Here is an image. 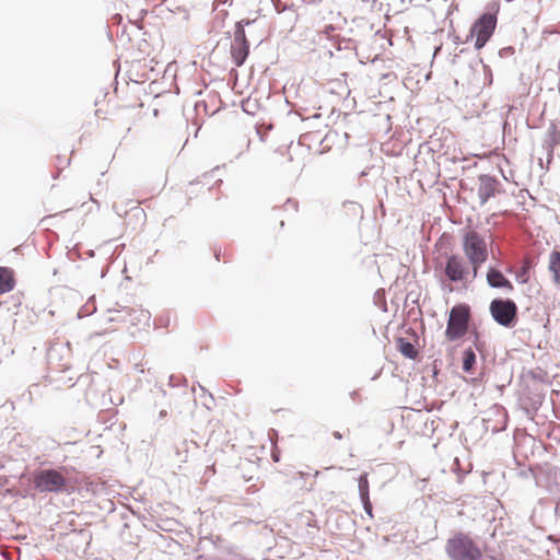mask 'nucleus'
Wrapping results in <instances>:
<instances>
[{
  "label": "nucleus",
  "instance_id": "f257e3e1",
  "mask_svg": "<svg viewBox=\"0 0 560 560\" xmlns=\"http://www.w3.org/2000/svg\"><path fill=\"white\" fill-rule=\"evenodd\" d=\"M462 246L471 266L472 279H475L478 276L481 265L488 259L487 242L476 230L467 229L463 233Z\"/></svg>",
  "mask_w": 560,
  "mask_h": 560
},
{
  "label": "nucleus",
  "instance_id": "f03ea898",
  "mask_svg": "<svg viewBox=\"0 0 560 560\" xmlns=\"http://www.w3.org/2000/svg\"><path fill=\"white\" fill-rule=\"evenodd\" d=\"M446 555L451 560H482L483 552L467 534L456 533L446 540Z\"/></svg>",
  "mask_w": 560,
  "mask_h": 560
},
{
  "label": "nucleus",
  "instance_id": "7ed1b4c3",
  "mask_svg": "<svg viewBox=\"0 0 560 560\" xmlns=\"http://www.w3.org/2000/svg\"><path fill=\"white\" fill-rule=\"evenodd\" d=\"M470 308L466 304H457L453 306L448 314L447 325L445 329V338L453 342L462 339L469 329Z\"/></svg>",
  "mask_w": 560,
  "mask_h": 560
},
{
  "label": "nucleus",
  "instance_id": "20e7f679",
  "mask_svg": "<svg viewBox=\"0 0 560 560\" xmlns=\"http://www.w3.org/2000/svg\"><path fill=\"white\" fill-rule=\"evenodd\" d=\"M497 26L495 13L487 12L480 15L470 28L469 36L475 37V48L481 49L491 38Z\"/></svg>",
  "mask_w": 560,
  "mask_h": 560
},
{
  "label": "nucleus",
  "instance_id": "39448f33",
  "mask_svg": "<svg viewBox=\"0 0 560 560\" xmlns=\"http://www.w3.org/2000/svg\"><path fill=\"white\" fill-rule=\"evenodd\" d=\"M33 482L40 492H60L66 487V478L56 469H44L34 474Z\"/></svg>",
  "mask_w": 560,
  "mask_h": 560
},
{
  "label": "nucleus",
  "instance_id": "423d86ee",
  "mask_svg": "<svg viewBox=\"0 0 560 560\" xmlns=\"http://www.w3.org/2000/svg\"><path fill=\"white\" fill-rule=\"evenodd\" d=\"M490 312L494 320L505 327H511L516 318L517 306L511 300H493Z\"/></svg>",
  "mask_w": 560,
  "mask_h": 560
},
{
  "label": "nucleus",
  "instance_id": "0eeeda50",
  "mask_svg": "<svg viewBox=\"0 0 560 560\" xmlns=\"http://www.w3.org/2000/svg\"><path fill=\"white\" fill-rule=\"evenodd\" d=\"M248 54L249 44L246 38L244 24L243 22H237L234 32V40L231 45V56L235 66L241 67L246 60Z\"/></svg>",
  "mask_w": 560,
  "mask_h": 560
},
{
  "label": "nucleus",
  "instance_id": "6e6552de",
  "mask_svg": "<svg viewBox=\"0 0 560 560\" xmlns=\"http://www.w3.org/2000/svg\"><path fill=\"white\" fill-rule=\"evenodd\" d=\"M444 272L448 280L463 282L469 275V267L462 256L451 255L446 259Z\"/></svg>",
  "mask_w": 560,
  "mask_h": 560
},
{
  "label": "nucleus",
  "instance_id": "1a4fd4ad",
  "mask_svg": "<svg viewBox=\"0 0 560 560\" xmlns=\"http://www.w3.org/2000/svg\"><path fill=\"white\" fill-rule=\"evenodd\" d=\"M487 282L492 288H505L509 291L513 290V284L504 275L494 268H489L487 272Z\"/></svg>",
  "mask_w": 560,
  "mask_h": 560
},
{
  "label": "nucleus",
  "instance_id": "9d476101",
  "mask_svg": "<svg viewBox=\"0 0 560 560\" xmlns=\"http://www.w3.org/2000/svg\"><path fill=\"white\" fill-rule=\"evenodd\" d=\"M15 283L13 269L9 267H0V294L12 291Z\"/></svg>",
  "mask_w": 560,
  "mask_h": 560
},
{
  "label": "nucleus",
  "instance_id": "9b49d317",
  "mask_svg": "<svg viewBox=\"0 0 560 560\" xmlns=\"http://www.w3.org/2000/svg\"><path fill=\"white\" fill-rule=\"evenodd\" d=\"M497 183L490 177L481 178V184L478 190L479 198L482 203L487 202L491 197L495 195Z\"/></svg>",
  "mask_w": 560,
  "mask_h": 560
},
{
  "label": "nucleus",
  "instance_id": "f8f14e48",
  "mask_svg": "<svg viewBox=\"0 0 560 560\" xmlns=\"http://www.w3.org/2000/svg\"><path fill=\"white\" fill-rule=\"evenodd\" d=\"M210 191V187L200 180L189 183L186 188V195L189 200L202 198Z\"/></svg>",
  "mask_w": 560,
  "mask_h": 560
},
{
  "label": "nucleus",
  "instance_id": "ddd939ff",
  "mask_svg": "<svg viewBox=\"0 0 560 560\" xmlns=\"http://www.w3.org/2000/svg\"><path fill=\"white\" fill-rule=\"evenodd\" d=\"M548 268L552 275L553 282L560 285V252L553 250L550 254Z\"/></svg>",
  "mask_w": 560,
  "mask_h": 560
},
{
  "label": "nucleus",
  "instance_id": "4468645a",
  "mask_svg": "<svg viewBox=\"0 0 560 560\" xmlns=\"http://www.w3.org/2000/svg\"><path fill=\"white\" fill-rule=\"evenodd\" d=\"M397 349L404 357L408 359H416L418 355V351L415 346L405 338H398Z\"/></svg>",
  "mask_w": 560,
  "mask_h": 560
},
{
  "label": "nucleus",
  "instance_id": "2eb2a0df",
  "mask_svg": "<svg viewBox=\"0 0 560 560\" xmlns=\"http://www.w3.org/2000/svg\"><path fill=\"white\" fill-rule=\"evenodd\" d=\"M359 490L361 499L364 503L365 510H370V497H369V481L366 474L362 475L359 479Z\"/></svg>",
  "mask_w": 560,
  "mask_h": 560
},
{
  "label": "nucleus",
  "instance_id": "dca6fc26",
  "mask_svg": "<svg viewBox=\"0 0 560 560\" xmlns=\"http://www.w3.org/2000/svg\"><path fill=\"white\" fill-rule=\"evenodd\" d=\"M476 363V354L471 349H467L463 354V370L470 372L474 364Z\"/></svg>",
  "mask_w": 560,
  "mask_h": 560
},
{
  "label": "nucleus",
  "instance_id": "f3484780",
  "mask_svg": "<svg viewBox=\"0 0 560 560\" xmlns=\"http://www.w3.org/2000/svg\"><path fill=\"white\" fill-rule=\"evenodd\" d=\"M527 273H528V266H524L522 268L521 272L517 273V279H520V281L522 283L527 282V280H528V275Z\"/></svg>",
  "mask_w": 560,
  "mask_h": 560
},
{
  "label": "nucleus",
  "instance_id": "a211bd4d",
  "mask_svg": "<svg viewBox=\"0 0 560 560\" xmlns=\"http://www.w3.org/2000/svg\"><path fill=\"white\" fill-rule=\"evenodd\" d=\"M141 316H142L145 320H149V318H150V314H149L147 311H141Z\"/></svg>",
  "mask_w": 560,
  "mask_h": 560
},
{
  "label": "nucleus",
  "instance_id": "6ab92c4d",
  "mask_svg": "<svg viewBox=\"0 0 560 560\" xmlns=\"http://www.w3.org/2000/svg\"><path fill=\"white\" fill-rule=\"evenodd\" d=\"M556 512L558 515H560V501L556 505Z\"/></svg>",
  "mask_w": 560,
  "mask_h": 560
},
{
  "label": "nucleus",
  "instance_id": "aec40b11",
  "mask_svg": "<svg viewBox=\"0 0 560 560\" xmlns=\"http://www.w3.org/2000/svg\"><path fill=\"white\" fill-rule=\"evenodd\" d=\"M240 22H243L244 26L249 24V20H241Z\"/></svg>",
  "mask_w": 560,
  "mask_h": 560
},
{
  "label": "nucleus",
  "instance_id": "412c9836",
  "mask_svg": "<svg viewBox=\"0 0 560 560\" xmlns=\"http://www.w3.org/2000/svg\"><path fill=\"white\" fill-rule=\"evenodd\" d=\"M334 435L337 438V439H341V434L339 432H335Z\"/></svg>",
  "mask_w": 560,
  "mask_h": 560
}]
</instances>
